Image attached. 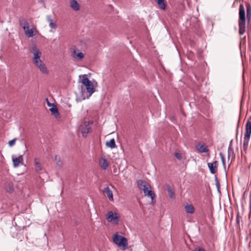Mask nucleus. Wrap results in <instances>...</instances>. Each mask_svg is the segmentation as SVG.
<instances>
[{"instance_id":"c85d7f7f","label":"nucleus","mask_w":251,"mask_h":251,"mask_svg":"<svg viewBox=\"0 0 251 251\" xmlns=\"http://www.w3.org/2000/svg\"><path fill=\"white\" fill-rule=\"evenodd\" d=\"M16 140V139L15 138V139H14L9 141V142H8L9 146H13L15 144V143Z\"/></svg>"},{"instance_id":"2eb2a0df","label":"nucleus","mask_w":251,"mask_h":251,"mask_svg":"<svg viewBox=\"0 0 251 251\" xmlns=\"http://www.w3.org/2000/svg\"><path fill=\"white\" fill-rule=\"evenodd\" d=\"M184 209L185 212L188 214H193L195 212V208L191 204L187 203L184 206Z\"/></svg>"},{"instance_id":"20e7f679","label":"nucleus","mask_w":251,"mask_h":251,"mask_svg":"<svg viewBox=\"0 0 251 251\" xmlns=\"http://www.w3.org/2000/svg\"><path fill=\"white\" fill-rule=\"evenodd\" d=\"M246 132L243 144V149L244 151H246L248 147L249 142L250 140L251 135V118L250 117L246 123L245 126Z\"/></svg>"},{"instance_id":"f257e3e1","label":"nucleus","mask_w":251,"mask_h":251,"mask_svg":"<svg viewBox=\"0 0 251 251\" xmlns=\"http://www.w3.org/2000/svg\"><path fill=\"white\" fill-rule=\"evenodd\" d=\"M137 183L139 189L143 191L144 195L150 198L151 199V203L154 204L156 202L155 195L151 191L150 184L143 180H137Z\"/></svg>"},{"instance_id":"f03ea898","label":"nucleus","mask_w":251,"mask_h":251,"mask_svg":"<svg viewBox=\"0 0 251 251\" xmlns=\"http://www.w3.org/2000/svg\"><path fill=\"white\" fill-rule=\"evenodd\" d=\"M20 25L22 27L25 35L28 38L32 37L36 35L38 31L35 26H30L28 21L25 19H22L20 20Z\"/></svg>"},{"instance_id":"b1692460","label":"nucleus","mask_w":251,"mask_h":251,"mask_svg":"<svg viewBox=\"0 0 251 251\" xmlns=\"http://www.w3.org/2000/svg\"><path fill=\"white\" fill-rule=\"evenodd\" d=\"M100 165L103 169L105 170L107 168L108 164L105 159H102L101 161L100 162Z\"/></svg>"},{"instance_id":"bb28decb","label":"nucleus","mask_w":251,"mask_h":251,"mask_svg":"<svg viewBox=\"0 0 251 251\" xmlns=\"http://www.w3.org/2000/svg\"><path fill=\"white\" fill-rule=\"evenodd\" d=\"M215 184H216V186L217 187V190H218V191H220V183L219 182L218 178L216 176L215 177Z\"/></svg>"},{"instance_id":"4be33fe9","label":"nucleus","mask_w":251,"mask_h":251,"mask_svg":"<svg viewBox=\"0 0 251 251\" xmlns=\"http://www.w3.org/2000/svg\"><path fill=\"white\" fill-rule=\"evenodd\" d=\"M200 152L201 153H205L208 151V149L205 145H201L199 148L198 149Z\"/></svg>"},{"instance_id":"c756f323","label":"nucleus","mask_w":251,"mask_h":251,"mask_svg":"<svg viewBox=\"0 0 251 251\" xmlns=\"http://www.w3.org/2000/svg\"><path fill=\"white\" fill-rule=\"evenodd\" d=\"M175 155L178 159H180L181 158V154L178 152H176L175 153Z\"/></svg>"},{"instance_id":"72a5a7b5","label":"nucleus","mask_w":251,"mask_h":251,"mask_svg":"<svg viewBox=\"0 0 251 251\" xmlns=\"http://www.w3.org/2000/svg\"><path fill=\"white\" fill-rule=\"evenodd\" d=\"M172 120L173 121V122H175L176 121V119L174 117H172Z\"/></svg>"},{"instance_id":"5701e85b","label":"nucleus","mask_w":251,"mask_h":251,"mask_svg":"<svg viewBox=\"0 0 251 251\" xmlns=\"http://www.w3.org/2000/svg\"><path fill=\"white\" fill-rule=\"evenodd\" d=\"M167 190L169 193L170 198L171 199H174L175 198L174 192L173 190H172V189L171 188V187H170V186L169 185L167 186Z\"/></svg>"},{"instance_id":"9d476101","label":"nucleus","mask_w":251,"mask_h":251,"mask_svg":"<svg viewBox=\"0 0 251 251\" xmlns=\"http://www.w3.org/2000/svg\"><path fill=\"white\" fill-rule=\"evenodd\" d=\"M72 56L77 60H81L84 58V54L77 49L75 48L72 51Z\"/></svg>"},{"instance_id":"7ed1b4c3","label":"nucleus","mask_w":251,"mask_h":251,"mask_svg":"<svg viewBox=\"0 0 251 251\" xmlns=\"http://www.w3.org/2000/svg\"><path fill=\"white\" fill-rule=\"evenodd\" d=\"M238 25L239 34L243 35L246 31V17L245 8L242 4L239 5Z\"/></svg>"},{"instance_id":"2f4dec72","label":"nucleus","mask_w":251,"mask_h":251,"mask_svg":"<svg viewBox=\"0 0 251 251\" xmlns=\"http://www.w3.org/2000/svg\"><path fill=\"white\" fill-rule=\"evenodd\" d=\"M59 160H60V158H59V156H58L57 155L55 156V157H54L55 161H59Z\"/></svg>"},{"instance_id":"6e6552de","label":"nucleus","mask_w":251,"mask_h":251,"mask_svg":"<svg viewBox=\"0 0 251 251\" xmlns=\"http://www.w3.org/2000/svg\"><path fill=\"white\" fill-rule=\"evenodd\" d=\"M81 82L86 86L88 93L92 94L94 92V86L92 82L85 75L83 76Z\"/></svg>"},{"instance_id":"a211bd4d","label":"nucleus","mask_w":251,"mask_h":251,"mask_svg":"<svg viewBox=\"0 0 251 251\" xmlns=\"http://www.w3.org/2000/svg\"><path fill=\"white\" fill-rule=\"evenodd\" d=\"M70 6L71 8L75 11H78L80 8L79 4L75 0H71Z\"/></svg>"},{"instance_id":"aec40b11","label":"nucleus","mask_w":251,"mask_h":251,"mask_svg":"<svg viewBox=\"0 0 251 251\" xmlns=\"http://www.w3.org/2000/svg\"><path fill=\"white\" fill-rule=\"evenodd\" d=\"M106 146L111 149H114L116 147L115 141L114 138L111 139L109 141L106 142Z\"/></svg>"},{"instance_id":"6ab92c4d","label":"nucleus","mask_w":251,"mask_h":251,"mask_svg":"<svg viewBox=\"0 0 251 251\" xmlns=\"http://www.w3.org/2000/svg\"><path fill=\"white\" fill-rule=\"evenodd\" d=\"M247 9V18L248 22H249L251 18V6L250 4H246Z\"/></svg>"},{"instance_id":"f704fd0d","label":"nucleus","mask_w":251,"mask_h":251,"mask_svg":"<svg viewBox=\"0 0 251 251\" xmlns=\"http://www.w3.org/2000/svg\"><path fill=\"white\" fill-rule=\"evenodd\" d=\"M238 217H239V215L238 214V215H237V218H236V219H237V222H239Z\"/></svg>"},{"instance_id":"cd10ccee","label":"nucleus","mask_w":251,"mask_h":251,"mask_svg":"<svg viewBox=\"0 0 251 251\" xmlns=\"http://www.w3.org/2000/svg\"><path fill=\"white\" fill-rule=\"evenodd\" d=\"M220 156L221 157L223 165L224 166H225V160L224 156V155L221 152L220 153Z\"/></svg>"},{"instance_id":"4468645a","label":"nucleus","mask_w":251,"mask_h":251,"mask_svg":"<svg viewBox=\"0 0 251 251\" xmlns=\"http://www.w3.org/2000/svg\"><path fill=\"white\" fill-rule=\"evenodd\" d=\"M103 192L106 195L110 201H114L113 192L108 186L104 188Z\"/></svg>"},{"instance_id":"ddd939ff","label":"nucleus","mask_w":251,"mask_h":251,"mask_svg":"<svg viewBox=\"0 0 251 251\" xmlns=\"http://www.w3.org/2000/svg\"><path fill=\"white\" fill-rule=\"evenodd\" d=\"M207 165L210 173L212 174H215L217 170L218 162L215 161L213 163H208Z\"/></svg>"},{"instance_id":"393cba45","label":"nucleus","mask_w":251,"mask_h":251,"mask_svg":"<svg viewBox=\"0 0 251 251\" xmlns=\"http://www.w3.org/2000/svg\"><path fill=\"white\" fill-rule=\"evenodd\" d=\"M48 21L49 22V26L50 27L53 28L54 29H56V28H57L56 24L52 19L49 18Z\"/></svg>"},{"instance_id":"0eeeda50","label":"nucleus","mask_w":251,"mask_h":251,"mask_svg":"<svg viewBox=\"0 0 251 251\" xmlns=\"http://www.w3.org/2000/svg\"><path fill=\"white\" fill-rule=\"evenodd\" d=\"M30 51L33 55L32 58L33 63L41 60V57L42 56V52L35 45H33L32 47H31L30 49Z\"/></svg>"},{"instance_id":"7c9ffc66","label":"nucleus","mask_w":251,"mask_h":251,"mask_svg":"<svg viewBox=\"0 0 251 251\" xmlns=\"http://www.w3.org/2000/svg\"><path fill=\"white\" fill-rule=\"evenodd\" d=\"M249 209L251 210V190L250 192V204H249Z\"/></svg>"},{"instance_id":"423d86ee","label":"nucleus","mask_w":251,"mask_h":251,"mask_svg":"<svg viewBox=\"0 0 251 251\" xmlns=\"http://www.w3.org/2000/svg\"><path fill=\"white\" fill-rule=\"evenodd\" d=\"M105 218L109 223L117 225L119 223L120 216L118 213L110 211L106 214Z\"/></svg>"},{"instance_id":"473e14b6","label":"nucleus","mask_w":251,"mask_h":251,"mask_svg":"<svg viewBox=\"0 0 251 251\" xmlns=\"http://www.w3.org/2000/svg\"><path fill=\"white\" fill-rule=\"evenodd\" d=\"M47 104L49 106H50L51 104L49 101L47 99Z\"/></svg>"},{"instance_id":"39448f33","label":"nucleus","mask_w":251,"mask_h":251,"mask_svg":"<svg viewBox=\"0 0 251 251\" xmlns=\"http://www.w3.org/2000/svg\"><path fill=\"white\" fill-rule=\"evenodd\" d=\"M113 241L121 249L125 250L127 248L128 242L126 237L116 233L113 237Z\"/></svg>"},{"instance_id":"1a4fd4ad","label":"nucleus","mask_w":251,"mask_h":251,"mask_svg":"<svg viewBox=\"0 0 251 251\" xmlns=\"http://www.w3.org/2000/svg\"><path fill=\"white\" fill-rule=\"evenodd\" d=\"M33 63L42 74L45 75H47L49 74V70L47 69L45 64L42 60L36 61Z\"/></svg>"},{"instance_id":"f3484780","label":"nucleus","mask_w":251,"mask_h":251,"mask_svg":"<svg viewBox=\"0 0 251 251\" xmlns=\"http://www.w3.org/2000/svg\"><path fill=\"white\" fill-rule=\"evenodd\" d=\"M52 107L50 108V111L51 114H53L56 118L59 117L60 114L59 113L57 107L53 104H52Z\"/></svg>"},{"instance_id":"c9c22d12","label":"nucleus","mask_w":251,"mask_h":251,"mask_svg":"<svg viewBox=\"0 0 251 251\" xmlns=\"http://www.w3.org/2000/svg\"><path fill=\"white\" fill-rule=\"evenodd\" d=\"M13 188H10V190H11V191H13Z\"/></svg>"},{"instance_id":"a878e982","label":"nucleus","mask_w":251,"mask_h":251,"mask_svg":"<svg viewBox=\"0 0 251 251\" xmlns=\"http://www.w3.org/2000/svg\"><path fill=\"white\" fill-rule=\"evenodd\" d=\"M234 154V151L232 148L231 147V146H229L228 149V158L229 159V158L231 157V158L233 157Z\"/></svg>"},{"instance_id":"9b49d317","label":"nucleus","mask_w":251,"mask_h":251,"mask_svg":"<svg viewBox=\"0 0 251 251\" xmlns=\"http://www.w3.org/2000/svg\"><path fill=\"white\" fill-rule=\"evenodd\" d=\"M92 124L91 121L85 122L84 126L81 129V133L83 136H86L87 134L90 132L91 128L90 125Z\"/></svg>"},{"instance_id":"f8f14e48","label":"nucleus","mask_w":251,"mask_h":251,"mask_svg":"<svg viewBox=\"0 0 251 251\" xmlns=\"http://www.w3.org/2000/svg\"><path fill=\"white\" fill-rule=\"evenodd\" d=\"M12 159L14 167H17L20 164V162L23 161V157L22 155H20L18 156L12 155Z\"/></svg>"},{"instance_id":"dca6fc26","label":"nucleus","mask_w":251,"mask_h":251,"mask_svg":"<svg viewBox=\"0 0 251 251\" xmlns=\"http://www.w3.org/2000/svg\"><path fill=\"white\" fill-rule=\"evenodd\" d=\"M34 164L35 170L37 172L40 173L42 171V166L40 164V159L38 158L34 159Z\"/></svg>"},{"instance_id":"412c9836","label":"nucleus","mask_w":251,"mask_h":251,"mask_svg":"<svg viewBox=\"0 0 251 251\" xmlns=\"http://www.w3.org/2000/svg\"><path fill=\"white\" fill-rule=\"evenodd\" d=\"M156 0V2L157 3L158 6H159V7L161 9H162L163 10L165 9L166 5L165 3L164 0Z\"/></svg>"}]
</instances>
